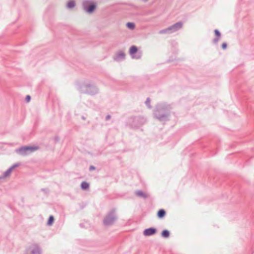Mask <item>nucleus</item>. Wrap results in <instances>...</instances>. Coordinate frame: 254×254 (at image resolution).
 Instances as JSON below:
<instances>
[{"instance_id": "nucleus-25", "label": "nucleus", "mask_w": 254, "mask_h": 254, "mask_svg": "<svg viewBox=\"0 0 254 254\" xmlns=\"http://www.w3.org/2000/svg\"><path fill=\"white\" fill-rule=\"evenodd\" d=\"M227 46V44L226 43H223L222 44V48L223 49H225Z\"/></svg>"}, {"instance_id": "nucleus-14", "label": "nucleus", "mask_w": 254, "mask_h": 254, "mask_svg": "<svg viewBox=\"0 0 254 254\" xmlns=\"http://www.w3.org/2000/svg\"><path fill=\"white\" fill-rule=\"evenodd\" d=\"M138 52L137 48L135 46H132L129 49V54L131 56H133L135 53Z\"/></svg>"}, {"instance_id": "nucleus-24", "label": "nucleus", "mask_w": 254, "mask_h": 254, "mask_svg": "<svg viewBox=\"0 0 254 254\" xmlns=\"http://www.w3.org/2000/svg\"><path fill=\"white\" fill-rule=\"evenodd\" d=\"M31 99V97L30 95H27L26 98H25V100L27 102H28L30 101Z\"/></svg>"}, {"instance_id": "nucleus-28", "label": "nucleus", "mask_w": 254, "mask_h": 254, "mask_svg": "<svg viewBox=\"0 0 254 254\" xmlns=\"http://www.w3.org/2000/svg\"><path fill=\"white\" fill-rule=\"evenodd\" d=\"M111 117L110 115H107L106 117V120L108 121V120H110L111 119Z\"/></svg>"}, {"instance_id": "nucleus-2", "label": "nucleus", "mask_w": 254, "mask_h": 254, "mask_svg": "<svg viewBox=\"0 0 254 254\" xmlns=\"http://www.w3.org/2000/svg\"><path fill=\"white\" fill-rule=\"evenodd\" d=\"M117 219L116 209L113 208L107 214L104 219L103 223L105 226H110L116 221Z\"/></svg>"}, {"instance_id": "nucleus-6", "label": "nucleus", "mask_w": 254, "mask_h": 254, "mask_svg": "<svg viewBox=\"0 0 254 254\" xmlns=\"http://www.w3.org/2000/svg\"><path fill=\"white\" fill-rule=\"evenodd\" d=\"M82 92L89 95H93L98 92V88L94 85L87 84L82 87Z\"/></svg>"}, {"instance_id": "nucleus-7", "label": "nucleus", "mask_w": 254, "mask_h": 254, "mask_svg": "<svg viewBox=\"0 0 254 254\" xmlns=\"http://www.w3.org/2000/svg\"><path fill=\"white\" fill-rule=\"evenodd\" d=\"M157 231L156 229L151 227L146 229L143 231V234L145 236H151L156 233Z\"/></svg>"}, {"instance_id": "nucleus-16", "label": "nucleus", "mask_w": 254, "mask_h": 254, "mask_svg": "<svg viewBox=\"0 0 254 254\" xmlns=\"http://www.w3.org/2000/svg\"><path fill=\"white\" fill-rule=\"evenodd\" d=\"M89 184L86 182H83L81 184V188L82 190H85L89 188Z\"/></svg>"}, {"instance_id": "nucleus-10", "label": "nucleus", "mask_w": 254, "mask_h": 254, "mask_svg": "<svg viewBox=\"0 0 254 254\" xmlns=\"http://www.w3.org/2000/svg\"><path fill=\"white\" fill-rule=\"evenodd\" d=\"M126 55L123 51L119 52L114 58L115 61H119L124 60L125 58Z\"/></svg>"}, {"instance_id": "nucleus-3", "label": "nucleus", "mask_w": 254, "mask_h": 254, "mask_svg": "<svg viewBox=\"0 0 254 254\" xmlns=\"http://www.w3.org/2000/svg\"><path fill=\"white\" fill-rule=\"evenodd\" d=\"M42 251L40 246L36 243L29 245L25 249L24 254H42Z\"/></svg>"}, {"instance_id": "nucleus-15", "label": "nucleus", "mask_w": 254, "mask_h": 254, "mask_svg": "<svg viewBox=\"0 0 254 254\" xmlns=\"http://www.w3.org/2000/svg\"><path fill=\"white\" fill-rule=\"evenodd\" d=\"M170 232L168 230H164L161 233V236L163 238H167L170 236Z\"/></svg>"}, {"instance_id": "nucleus-26", "label": "nucleus", "mask_w": 254, "mask_h": 254, "mask_svg": "<svg viewBox=\"0 0 254 254\" xmlns=\"http://www.w3.org/2000/svg\"><path fill=\"white\" fill-rule=\"evenodd\" d=\"M60 137L59 136H55L54 137V140H55L56 142H59L60 141Z\"/></svg>"}, {"instance_id": "nucleus-1", "label": "nucleus", "mask_w": 254, "mask_h": 254, "mask_svg": "<svg viewBox=\"0 0 254 254\" xmlns=\"http://www.w3.org/2000/svg\"><path fill=\"white\" fill-rule=\"evenodd\" d=\"M170 115V108L169 106L163 104L156 106L154 113V117L161 122L169 120Z\"/></svg>"}, {"instance_id": "nucleus-29", "label": "nucleus", "mask_w": 254, "mask_h": 254, "mask_svg": "<svg viewBox=\"0 0 254 254\" xmlns=\"http://www.w3.org/2000/svg\"><path fill=\"white\" fill-rule=\"evenodd\" d=\"M144 1L146 2L148 0H143Z\"/></svg>"}, {"instance_id": "nucleus-22", "label": "nucleus", "mask_w": 254, "mask_h": 254, "mask_svg": "<svg viewBox=\"0 0 254 254\" xmlns=\"http://www.w3.org/2000/svg\"><path fill=\"white\" fill-rule=\"evenodd\" d=\"M214 33L217 37H219V38L220 37L221 34L218 29H215L214 30Z\"/></svg>"}, {"instance_id": "nucleus-21", "label": "nucleus", "mask_w": 254, "mask_h": 254, "mask_svg": "<svg viewBox=\"0 0 254 254\" xmlns=\"http://www.w3.org/2000/svg\"><path fill=\"white\" fill-rule=\"evenodd\" d=\"M145 104L146 105V106L149 108H151V106L150 105V99L149 98H147L146 99V100L145 101Z\"/></svg>"}, {"instance_id": "nucleus-9", "label": "nucleus", "mask_w": 254, "mask_h": 254, "mask_svg": "<svg viewBox=\"0 0 254 254\" xmlns=\"http://www.w3.org/2000/svg\"><path fill=\"white\" fill-rule=\"evenodd\" d=\"M20 165L19 163H16L12 165L9 169H8L4 173H3V177H6L10 175L12 170L16 167H18Z\"/></svg>"}, {"instance_id": "nucleus-11", "label": "nucleus", "mask_w": 254, "mask_h": 254, "mask_svg": "<svg viewBox=\"0 0 254 254\" xmlns=\"http://www.w3.org/2000/svg\"><path fill=\"white\" fill-rule=\"evenodd\" d=\"M134 193L136 196H137L139 197L143 198L144 199L146 198L148 196L146 193H145L144 192H143L141 190H136L135 191Z\"/></svg>"}, {"instance_id": "nucleus-27", "label": "nucleus", "mask_w": 254, "mask_h": 254, "mask_svg": "<svg viewBox=\"0 0 254 254\" xmlns=\"http://www.w3.org/2000/svg\"><path fill=\"white\" fill-rule=\"evenodd\" d=\"M95 169V167L94 166H90L89 167V170L90 171H92L93 170H94Z\"/></svg>"}, {"instance_id": "nucleus-18", "label": "nucleus", "mask_w": 254, "mask_h": 254, "mask_svg": "<svg viewBox=\"0 0 254 254\" xmlns=\"http://www.w3.org/2000/svg\"><path fill=\"white\" fill-rule=\"evenodd\" d=\"M141 57V53L140 52H137L133 56H132V58L135 59H139Z\"/></svg>"}, {"instance_id": "nucleus-31", "label": "nucleus", "mask_w": 254, "mask_h": 254, "mask_svg": "<svg viewBox=\"0 0 254 254\" xmlns=\"http://www.w3.org/2000/svg\"><path fill=\"white\" fill-rule=\"evenodd\" d=\"M3 177H0V180L2 179Z\"/></svg>"}, {"instance_id": "nucleus-23", "label": "nucleus", "mask_w": 254, "mask_h": 254, "mask_svg": "<svg viewBox=\"0 0 254 254\" xmlns=\"http://www.w3.org/2000/svg\"><path fill=\"white\" fill-rule=\"evenodd\" d=\"M220 39V38L219 37H216L214 39H213V42L214 43V44H217V43L218 42L219 40Z\"/></svg>"}, {"instance_id": "nucleus-8", "label": "nucleus", "mask_w": 254, "mask_h": 254, "mask_svg": "<svg viewBox=\"0 0 254 254\" xmlns=\"http://www.w3.org/2000/svg\"><path fill=\"white\" fill-rule=\"evenodd\" d=\"M83 7L85 11L88 13L92 12L96 8V5L94 3H92L89 5L87 7H86L85 3H83Z\"/></svg>"}, {"instance_id": "nucleus-4", "label": "nucleus", "mask_w": 254, "mask_h": 254, "mask_svg": "<svg viewBox=\"0 0 254 254\" xmlns=\"http://www.w3.org/2000/svg\"><path fill=\"white\" fill-rule=\"evenodd\" d=\"M183 27V23L181 21L178 22L174 24L169 26L167 28L160 31L159 33L164 34L166 33H172L178 31Z\"/></svg>"}, {"instance_id": "nucleus-30", "label": "nucleus", "mask_w": 254, "mask_h": 254, "mask_svg": "<svg viewBox=\"0 0 254 254\" xmlns=\"http://www.w3.org/2000/svg\"><path fill=\"white\" fill-rule=\"evenodd\" d=\"M82 119H83V120H85V118H84V117H82Z\"/></svg>"}, {"instance_id": "nucleus-12", "label": "nucleus", "mask_w": 254, "mask_h": 254, "mask_svg": "<svg viewBox=\"0 0 254 254\" xmlns=\"http://www.w3.org/2000/svg\"><path fill=\"white\" fill-rule=\"evenodd\" d=\"M166 215V211L164 209H159L157 212V217L160 218H163Z\"/></svg>"}, {"instance_id": "nucleus-19", "label": "nucleus", "mask_w": 254, "mask_h": 254, "mask_svg": "<svg viewBox=\"0 0 254 254\" xmlns=\"http://www.w3.org/2000/svg\"><path fill=\"white\" fill-rule=\"evenodd\" d=\"M127 26L130 29H133L135 28V24L132 22H127Z\"/></svg>"}, {"instance_id": "nucleus-13", "label": "nucleus", "mask_w": 254, "mask_h": 254, "mask_svg": "<svg viewBox=\"0 0 254 254\" xmlns=\"http://www.w3.org/2000/svg\"><path fill=\"white\" fill-rule=\"evenodd\" d=\"M134 120L135 121L139 122V125H142L144 124L146 122V120L143 117H135L134 118Z\"/></svg>"}, {"instance_id": "nucleus-20", "label": "nucleus", "mask_w": 254, "mask_h": 254, "mask_svg": "<svg viewBox=\"0 0 254 254\" xmlns=\"http://www.w3.org/2000/svg\"><path fill=\"white\" fill-rule=\"evenodd\" d=\"M54 216L52 215H51L49 218L47 223L49 225H51L53 224V223L54 222Z\"/></svg>"}, {"instance_id": "nucleus-17", "label": "nucleus", "mask_w": 254, "mask_h": 254, "mask_svg": "<svg viewBox=\"0 0 254 254\" xmlns=\"http://www.w3.org/2000/svg\"><path fill=\"white\" fill-rule=\"evenodd\" d=\"M75 3L74 0H71L67 3V7L69 8H71L74 7Z\"/></svg>"}, {"instance_id": "nucleus-5", "label": "nucleus", "mask_w": 254, "mask_h": 254, "mask_svg": "<svg viewBox=\"0 0 254 254\" xmlns=\"http://www.w3.org/2000/svg\"><path fill=\"white\" fill-rule=\"evenodd\" d=\"M39 149L38 146H24L17 149V153L21 155H26L29 153L33 152Z\"/></svg>"}]
</instances>
